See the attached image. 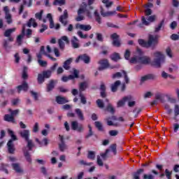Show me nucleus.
<instances>
[{
    "instance_id": "nucleus-43",
    "label": "nucleus",
    "mask_w": 179,
    "mask_h": 179,
    "mask_svg": "<svg viewBox=\"0 0 179 179\" xmlns=\"http://www.w3.org/2000/svg\"><path fill=\"white\" fill-rule=\"evenodd\" d=\"M66 1L65 0H55L53 2V5L57 6L59 5V6H62V5H65Z\"/></svg>"
},
{
    "instance_id": "nucleus-62",
    "label": "nucleus",
    "mask_w": 179,
    "mask_h": 179,
    "mask_svg": "<svg viewBox=\"0 0 179 179\" xmlns=\"http://www.w3.org/2000/svg\"><path fill=\"white\" fill-rule=\"evenodd\" d=\"M96 40H98V41H103V34L100 33H96Z\"/></svg>"
},
{
    "instance_id": "nucleus-10",
    "label": "nucleus",
    "mask_w": 179,
    "mask_h": 179,
    "mask_svg": "<svg viewBox=\"0 0 179 179\" xmlns=\"http://www.w3.org/2000/svg\"><path fill=\"white\" fill-rule=\"evenodd\" d=\"M100 66L99 67V71H104V69H107L110 64H108V60L107 59H102L99 62Z\"/></svg>"
},
{
    "instance_id": "nucleus-36",
    "label": "nucleus",
    "mask_w": 179,
    "mask_h": 179,
    "mask_svg": "<svg viewBox=\"0 0 179 179\" xmlns=\"http://www.w3.org/2000/svg\"><path fill=\"white\" fill-rule=\"evenodd\" d=\"M87 159L94 160L96 159V152L94 151H88Z\"/></svg>"
},
{
    "instance_id": "nucleus-34",
    "label": "nucleus",
    "mask_w": 179,
    "mask_h": 179,
    "mask_svg": "<svg viewBox=\"0 0 179 179\" xmlns=\"http://www.w3.org/2000/svg\"><path fill=\"white\" fill-rule=\"evenodd\" d=\"M15 31H16V28L7 29L4 32V36H5V37H10V34H12Z\"/></svg>"
},
{
    "instance_id": "nucleus-60",
    "label": "nucleus",
    "mask_w": 179,
    "mask_h": 179,
    "mask_svg": "<svg viewBox=\"0 0 179 179\" xmlns=\"http://www.w3.org/2000/svg\"><path fill=\"white\" fill-rule=\"evenodd\" d=\"M9 111L10 112V115L13 117H15V115H17V114H19V113H20L19 109H16L15 110H12L11 109H9Z\"/></svg>"
},
{
    "instance_id": "nucleus-55",
    "label": "nucleus",
    "mask_w": 179,
    "mask_h": 179,
    "mask_svg": "<svg viewBox=\"0 0 179 179\" xmlns=\"http://www.w3.org/2000/svg\"><path fill=\"white\" fill-rule=\"evenodd\" d=\"M96 163L100 167H103V166H104V163H103V160H101L100 155L97 156Z\"/></svg>"
},
{
    "instance_id": "nucleus-3",
    "label": "nucleus",
    "mask_w": 179,
    "mask_h": 179,
    "mask_svg": "<svg viewBox=\"0 0 179 179\" xmlns=\"http://www.w3.org/2000/svg\"><path fill=\"white\" fill-rule=\"evenodd\" d=\"M83 13H86L88 17L92 18V13L86 9V5H85V7H80L78 9V16L76 18V22H82V20H85V16L83 15Z\"/></svg>"
},
{
    "instance_id": "nucleus-56",
    "label": "nucleus",
    "mask_w": 179,
    "mask_h": 179,
    "mask_svg": "<svg viewBox=\"0 0 179 179\" xmlns=\"http://www.w3.org/2000/svg\"><path fill=\"white\" fill-rule=\"evenodd\" d=\"M178 69V66L175 64H171L169 68V72H173V71H177Z\"/></svg>"
},
{
    "instance_id": "nucleus-54",
    "label": "nucleus",
    "mask_w": 179,
    "mask_h": 179,
    "mask_svg": "<svg viewBox=\"0 0 179 179\" xmlns=\"http://www.w3.org/2000/svg\"><path fill=\"white\" fill-rule=\"evenodd\" d=\"M38 64H39V65L43 68H45V66H47L48 65V63L46 61L41 60V59H38Z\"/></svg>"
},
{
    "instance_id": "nucleus-46",
    "label": "nucleus",
    "mask_w": 179,
    "mask_h": 179,
    "mask_svg": "<svg viewBox=\"0 0 179 179\" xmlns=\"http://www.w3.org/2000/svg\"><path fill=\"white\" fill-rule=\"evenodd\" d=\"M43 13H44L43 10H41L39 13H36L35 14L36 19H38V20H43Z\"/></svg>"
},
{
    "instance_id": "nucleus-59",
    "label": "nucleus",
    "mask_w": 179,
    "mask_h": 179,
    "mask_svg": "<svg viewBox=\"0 0 179 179\" xmlns=\"http://www.w3.org/2000/svg\"><path fill=\"white\" fill-rule=\"evenodd\" d=\"M166 55L169 57V58H171L173 57V52L171 51V48H167L166 50Z\"/></svg>"
},
{
    "instance_id": "nucleus-52",
    "label": "nucleus",
    "mask_w": 179,
    "mask_h": 179,
    "mask_svg": "<svg viewBox=\"0 0 179 179\" xmlns=\"http://www.w3.org/2000/svg\"><path fill=\"white\" fill-rule=\"evenodd\" d=\"M96 104L99 108H104V102H103V100L101 99L96 100Z\"/></svg>"
},
{
    "instance_id": "nucleus-14",
    "label": "nucleus",
    "mask_w": 179,
    "mask_h": 179,
    "mask_svg": "<svg viewBox=\"0 0 179 179\" xmlns=\"http://www.w3.org/2000/svg\"><path fill=\"white\" fill-rule=\"evenodd\" d=\"M59 139L61 141V143L59 144V148L60 149L61 152H65V150H66V149H68V145H66V144H65V141H64V136L59 135Z\"/></svg>"
},
{
    "instance_id": "nucleus-53",
    "label": "nucleus",
    "mask_w": 179,
    "mask_h": 179,
    "mask_svg": "<svg viewBox=\"0 0 179 179\" xmlns=\"http://www.w3.org/2000/svg\"><path fill=\"white\" fill-rule=\"evenodd\" d=\"M29 76L27 75V67L24 66L22 72V79H27Z\"/></svg>"
},
{
    "instance_id": "nucleus-28",
    "label": "nucleus",
    "mask_w": 179,
    "mask_h": 179,
    "mask_svg": "<svg viewBox=\"0 0 179 179\" xmlns=\"http://www.w3.org/2000/svg\"><path fill=\"white\" fill-rule=\"evenodd\" d=\"M100 90L101 96L104 99L107 96V94H106V85H104L103 83L101 84Z\"/></svg>"
},
{
    "instance_id": "nucleus-13",
    "label": "nucleus",
    "mask_w": 179,
    "mask_h": 179,
    "mask_svg": "<svg viewBox=\"0 0 179 179\" xmlns=\"http://www.w3.org/2000/svg\"><path fill=\"white\" fill-rule=\"evenodd\" d=\"M58 83V81L55 80H51L47 85L46 92H50L54 90V87H55V85Z\"/></svg>"
},
{
    "instance_id": "nucleus-24",
    "label": "nucleus",
    "mask_w": 179,
    "mask_h": 179,
    "mask_svg": "<svg viewBox=\"0 0 179 179\" xmlns=\"http://www.w3.org/2000/svg\"><path fill=\"white\" fill-rule=\"evenodd\" d=\"M4 121H6L7 122H12V124H16L15 118L9 114L4 115Z\"/></svg>"
},
{
    "instance_id": "nucleus-35",
    "label": "nucleus",
    "mask_w": 179,
    "mask_h": 179,
    "mask_svg": "<svg viewBox=\"0 0 179 179\" xmlns=\"http://www.w3.org/2000/svg\"><path fill=\"white\" fill-rule=\"evenodd\" d=\"M143 169H138L136 173H134L133 177L134 179H139L141 174L143 173Z\"/></svg>"
},
{
    "instance_id": "nucleus-17",
    "label": "nucleus",
    "mask_w": 179,
    "mask_h": 179,
    "mask_svg": "<svg viewBox=\"0 0 179 179\" xmlns=\"http://www.w3.org/2000/svg\"><path fill=\"white\" fill-rule=\"evenodd\" d=\"M19 134L20 136L22 137L23 139H24V141H28V139H29L30 131L27 129H24L20 131Z\"/></svg>"
},
{
    "instance_id": "nucleus-21",
    "label": "nucleus",
    "mask_w": 179,
    "mask_h": 179,
    "mask_svg": "<svg viewBox=\"0 0 179 179\" xmlns=\"http://www.w3.org/2000/svg\"><path fill=\"white\" fill-rule=\"evenodd\" d=\"M101 16H103V17H108V16H113V15H117V12L116 11L104 12V10L101 8Z\"/></svg>"
},
{
    "instance_id": "nucleus-33",
    "label": "nucleus",
    "mask_w": 179,
    "mask_h": 179,
    "mask_svg": "<svg viewBox=\"0 0 179 179\" xmlns=\"http://www.w3.org/2000/svg\"><path fill=\"white\" fill-rule=\"evenodd\" d=\"M94 16L97 23H99V24H101V17H100V14H99V11H97V10L94 11Z\"/></svg>"
},
{
    "instance_id": "nucleus-20",
    "label": "nucleus",
    "mask_w": 179,
    "mask_h": 179,
    "mask_svg": "<svg viewBox=\"0 0 179 179\" xmlns=\"http://www.w3.org/2000/svg\"><path fill=\"white\" fill-rule=\"evenodd\" d=\"M75 113L80 121H85V115H83V112H82V110H80V108L75 109Z\"/></svg>"
},
{
    "instance_id": "nucleus-2",
    "label": "nucleus",
    "mask_w": 179,
    "mask_h": 179,
    "mask_svg": "<svg viewBox=\"0 0 179 179\" xmlns=\"http://www.w3.org/2000/svg\"><path fill=\"white\" fill-rule=\"evenodd\" d=\"M154 59L151 62V65L155 68H161L162 64H164L166 57L162 52H155L153 53Z\"/></svg>"
},
{
    "instance_id": "nucleus-11",
    "label": "nucleus",
    "mask_w": 179,
    "mask_h": 179,
    "mask_svg": "<svg viewBox=\"0 0 179 179\" xmlns=\"http://www.w3.org/2000/svg\"><path fill=\"white\" fill-rule=\"evenodd\" d=\"M17 93H20L22 90H23V92H27V90H29V84H27L26 81H24L22 85L17 87Z\"/></svg>"
},
{
    "instance_id": "nucleus-61",
    "label": "nucleus",
    "mask_w": 179,
    "mask_h": 179,
    "mask_svg": "<svg viewBox=\"0 0 179 179\" xmlns=\"http://www.w3.org/2000/svg\"><path fill=\"white\" fill-rule=\"evenodd\" d=\"M143 179H155V176L152 174H144L143 176Z\"/></svg>"
},
{
    "instance_id": "nucleus-18",
    "label": "nucleus",
    "mask_w": 179,
    "mask_h": 179,
    "mask_svg": "<svg viewBox=\"0 0 179 179\" xmlns=\"http://www.w3.org/2000/svg\"><path fill=\"white\" fill-rule=\"evenodd\" d=\"M156 79V76L155 74H148L141 77V82H146V80H155Z\"/></svg>"
},
{
    "instance_id": "nucleus-29",
    "label": "nucleus",
    "mask_w": 179,
    "mask_h": 179,
    "mask_svg": "<svg viewBox=\"0 0 179 179\" xmlns=\"http://www.w3.org/2000/svg\"><path fill=\"white\" fill-rule=\"evenodd\" d=\"M27 27H31L33 26V27H37V22H36V20H34V18H31L27 24Z\"/></svg>"
},
{
    "instance_id": "nucleus-8",
    "label": "nucleus",
    "mask_w": 179,
    "mask_h": 179,
    "mask_svg": "<svg viewBox=\"0 0 179 179\" xmlns=\"http://www.w3.org/2000/svg\"><path fill=\"white\" fill-rule=\"evenodd\" d=\"M64 41H65L66 44H69V38H68V36H63L60 39H59L58 43L61 50H64V48H65V43H64Z\"/></svg>"
},
{
    "instance_id": "nucleus-12",
    "label": "nucleus",
    "mask_w": 179,
    "mask_h": 179,
    "mask_svg": "<svg viewBox=\"0 0 179 179\" xmlns=\"http://www.w3.org/2000/svg\"><path fill=\"white\" fill-rule=\"evenodd\" d=\"M3 11L6 13L5 19L7 20L8 24H10V23H12V15L9 13V8L8 6L3 8Z\"/></svg>"
},
{
    "instance_id": "nucleus-30",
    "label": "nucleus",
    "mask_w": 179,
    "mask_h": 179,
    "mask_svg": "<svg viewBox=\"0 0 179 179\" xmlns=\"http://www.w3.org/2000/svg\"><path fill=\"white\" fill-rule=\"evenodd\" d=\"M8 135L11 138V139H10L9 141H11L12 143H13V141H17V137L16 136V135H15V132H13V131L8 129Z\"/></svg>"
},
{
    "instance_id": "nucleus-48",
    "label": "nucleus",
    "mask_w": 179,
    "mask_h": 179,
    "mask_svg": "<svg viewBox=\"0 0 179 179\" xmlns=\"http://www.w3.org/2000/svg\"><path fill=\"white\" fill-rule=\"evenodd\" d=\"M109 149L115 155H117V144L110 145Z\"/></svg>"
},
{
    "instance_id": "nucleus-6",
    "label": "nucleus",
    "mask_w": 179,
    "mask_h": 179,
    "mask_svg": "<svg viewBox=\"0 0 179 179\" xmlns=\"http://www.w3.org/2000/svg\"><path fill=\"white\" fill-rule=\"evenodd\" d=\"M68 10H64V14L61 15L59 18V22L63 24V26L66 27L68 24Z\"/></svg>"
},
{
    "instance_id": "nucleus-26",
    "label": "nucleus",
    "mask_w": 179,
    "mask_h": 179,
    "mask_svg": "<svg viewBox=\"0 0 179 179\" xmlns=\"http://www.w3.org/2000/svg\"><path fill=\"white\" fill-rule=\"evenodd\" d=\"M120 85H121V81H120V80H117L113 84H112L110 86L111 92H113V93H115V92H117V90L118 89V86H120Z\"/></svg>"
},
{
    "instance_id": "nucleus-41",
    "label": "nucleus",
    "mask_w": 179,
    "mask_h": 179,
    "mask_svg": "<svg viewBox=\"0 0 179 179\" xmlns=\"http://www.w3.org/2000/svg\"><path fill=\"white\" fill-rule=\"evenodd\" d=\"M52 72L49 70L43 71V76L45 79H49V78H51Z\"/></svg>"
},
{
    "instance_id": "nucleus-39",
    "label": "nucleus",
    "mask_w": 179,
    "mask_h": 179,
    "mask_svg": "<svg viewBox=\"0 0 179 179\" xmlns=\"http://www.w3.org/2000/svg\"><path fill=\"white\" fill-rule=\"evenodd\" d=\"M138 44L141 45L142 47H145V48H149V45L148 43V41H145L143 39H138Z\"/></svg>"
},
{
    "instance_id": "nucleus-5",
    "label": "nucleus",
    "mask_w": 179,
    "mask_h": 179,
    "mask_svg": "<svg viewBox=\"0 0 179 179\" xmlns=\"http://www.w3.org/2000/svg\"><path fill=\"white\" fill-rule=\"evenodd\" d=\"M24 36H26V26L23 25L22 34L18 35L16 39V43L18 45H22Z\"/></svg>"
},
{
    "instance_id": "nucleus-40",
    "label": "nucleus",
    "mask_w": 179,
    "mask_h": 179,
    "mask_svg": "<svg viewBox=\"0 0 179 179\" xmlns=\"http://www.w3.org/2000/svg\"><path fill=\"white\" fill-rule=\"evenodd\" d=\"M45 79V78L44 77L43 74L39 73L38 75V83H39V85H41V83H44Z\"/></svg>"
},
{
    "instance_id": "nucleus-58",
    "label": "nucleus",
    "mask_w": 179,
    "mask_h": 179,
    "mask_svg": "<svg viewBox=\"0 0 179 179\" xmlns=\"http://www.w3.org/2000/svg\"><path fill=\"white\" fill-rule=\"evenodd\" d=\"M58 67V63H55L48 71H50L52 73V72H55L57 68Z\"/></svg>"
},
{
    "instance_id": "nucleus-51",
    "label": "nucleus",
    "mask_w": 179,
    "mask_h": 179,
    "mask_svg": "<svg viewBox=\"0 0 179 179\" xmlns=\"http://www.w3.org/2000/svg\"><path fill=\"white\" fill-rule=\"evenodd\" d=\"M26 142H27V147L29 148V150H31L33 149V141L30 140V138H28V140H25Z\"/></svg>"
},
{
    "instance_id": "nucleus-31",
    "label": "nucleus",
    "mask_w": 179,
    "mask_h": 179,
    "mask_svg": "<svg viewBox=\"0 0 179 179\" xmlns=\"http://www.w3.org/2000/svg\"><path fill=\"white\" fill-rule=\"evenodd\" d=\"M12 166L16 173H23V170H22L19 164H12Z\"/></svg>"
},
{
    "instance_id": "nucleus-32",
    "label": "nucleus",
    "mask_w": 179,
    "mask_h": 179,
    "mask_svg": "<svg viewBox=\"0 0 179 179\" xmlns=\"http://www.w3.org/2000/svg\"><path fill=\"white\" fill-rule=\"evenodd\" d=\"M46 17L48 19H49V22H50V29H54V20H52V15H51V13H48L47 14Z\"/></svg>"
},
{
    "instance_id": "nucleus-9",
    "label": "nucleus",
    "mask_w": 179,
    "mask_h": 179,
    "mask_svg": "<svg viewBox=\"0 0 179 179\" xmlns=\"http://www.w3.org/2000/svg\"><path fill=\"white\" fill-rule=\"evenodd\" d=\"M79 61H83V62H85V64H90V57L86 54L81 55L78 56V58L76 59V62L78 64Z\"/></svg>"
},
{
    "instance_id": "nucleus-1",
    "label": "nucleus",
    "mask_w": 179,
    "mask_h": 179,
    "mask_svg": "<svg viewBox=\"0 0 179 179\" xmlns=\"http://www.w3.org/2000/svg\"><path fill=\"white\" fill-rule=\"evenodd\" d=\"M130 64H143V65H149L152 62L150 57L143 55L142 50L137 48L134 52V57L129 60Z\"/></svg>"
},
{
    "instance_id": "nucleus-27",
    "label": "nucleus",
    "mask_w": 179,
    "mask_h": 179,
    "mask_svg": "<svg viewBox=\"0 0 179 179\" xmlns=\"http://www.w3.org/2000/svg\"><path fill=\"white\" fill-rule=\"evenodd\" d=\"M141 22H142V23H140L138 25V27H141V28L143 27V24H144V26H149V24H150V22L149 21L146 20V18L145 17H141Z\"/></svg>"
},
{
    "instance_id": "nucleus-50",
    "label": "nucleus",
    "mask_w": 179,
    "mask_h": 179,
    "mask_svg": "<svg viewBox=\"0 0 179 179\" xmlns=\"http://www.w3.org/2000/svg\"><path fill=\"white\" fill-rule=\"evenodd\" d=\"M79 96L80 97V101H81L82 104H86L87 100H86V97L85 96V95H83V94L82 92H80Z\"/></svg>"
},
{
    "instance_id": "nucleus-38",
    "label": "nucleus",
    "mask_w": 179,
    "mask_h": 179,
    "mask_svg": "<svg viewBox=\"0 0 179 179\" xmlns=\"http://www.w3.org/2000/svg\"><path fill=\"white\" fill-rule=\"evenodd\" d=\"M23 152L26 160L28 161L29 163H31V157L30 156V153H29L27 151H25L24 150H23Z\"/></svg>"
},
{
    "instance_id": "nucleus-37",
    "label": "nucleus",
    "mask_w": 179,
    "mask_h": 179,
    "mask_svg": "<svg viewBox=\"0 0 179 179\" xmlns=\"http://www.w3.org/2000/svg\"><path fill=\"white\" fill-rule=\"evenodd\" d=\"M86 87H87V83H81L79 86L80 93H82V92H85V90H86Z\"/></svg>"
},
{
    "instance_id": "nucleus-64",
    "label": "nucleus",
    "mask_w": 179,
    "mask_h": 179,
    "mask_svg": "<svg viewBox=\"0 0 179 179\" xmlns=\"http://www.w3.org/2000/svg\"><path fill=\"white\" fill-rule=\"evenodd\" d=\"M33 132L35 134L38 132V122H36L33 127Z\"/></svg>"
},
{
    "instance_id": "nucleus-15",
    "label": "nucleus",
    "mask_w": 179,
    "mask_h": 179,
    "mask_svg": "<svg viewBox=\"0 0 179 179\" xmlns=\"http://www.w3.org/2000/svg\"><path fill=\"white\" fill-rule=\"evenodd\" d=\"M131 100H132V96H124L122 99L120 100L117 102V106L119 108L122 107L125 105V101H131Z\"/></svg>"
},
{
    "instance_id": "nucleus-44",
    "label": "nucleus",
    "mask_w": 179,
    "mask_h": 179,
    "mask_svg": "<svg viewBox=\"0 0 179 179\" xmlns=\"http://www.w3.org/2000/svg\"><path fill=\"white\" fill-rule=\"evenodd\" d=\"M7 167H8V164H1L0 170L1 171H4V173H6V174H9V171H8V169H6Z\"/></svg>"
},
{
    "instance_id": "nucleus-22",
    "label": "nucleus",
    "mask_w": 179,
    "mask_h": 179,
    "mask_svg": "<svg viewBox=\"0 0 179 179\" xmlns=\"http://www.w3.org/2000/svg\"><path fill=\"white\" fill-rule=\"evenodd\" d=\"M56 101L58 104H65L66 103H69V101L65 97L58 96L56 97Z\"/></svg>"
},
{
    "instance_id": "nucleus-16",
    "label": "nucleus",
    "mask_w": 179,
    "mask_h": 179,
    "mask_svg": "<svg viewBox=\"0 0 179 179\" xmlns=\"http://www.w3.org/2000/svg\"><path fill=\"white\" fill-rule=\"evenodd\" d=\"M76 29H80V30H84V31H89V30H92V26L90 24L85 25L82 24H76Z\"/></svg>"
},
{
    "instance_id": "nucleus-42",
    "label": "nucleus",
    "mask_w": 179,
    "mask_h": 179,
    "mask_svg": "<svg viewBox=\"0 0 179 179\" xmlns=\"http://www.w3.org/2000/svg\"><path fill=\"white\" fill-rule=\"evenodd\" d=\"M163 24H164V20H162L160 23L158 24L157 27H155V33H157L162 30V27H163Z\"/></svg>"
},
{
    "instance_id": "nucleus-25",
    "label": "nucleus",
    "mask_w": 179,
    "mask_h": 179,
    "mask_svg": "<svg viewBox=\"0 0 179 179\" xmlns=\"http://www.w3.org/2000/svg\"><path fill=\"white\" fill-rule=\"evenodd\" d=\"M72 61H73V58H69V59L66 60L64 63L63 68L66 69V71H69V69H71V64H72Z\"/></svg>"
},
{
    "instance_id": "nucleus-47",
    "label": "nucleus",
    "mask_w": 179,
    "mask_h": 179,
    "mask_svg": "<svg viewBox=\"0 0 179 179\" xmlns=\"http://www.w3.org/2000/svg\"><path fill=\"white\" fill-rule=\"evenodd\" d=\"M110 58H111L112 61L117 62V61H118V59H120V54H118V53H113L110 56Z\"/></svg>"
},
{
    "instance_id": "nucleus-57",
    "label": "nucleus",
    "mask_w": 179,
    "mask_h": 179,
    "mask_svg": "<svg viewBox=\"0 0 179 179\" xmlns=\"http://www.w3.org/2000/svg\"><path fill=\"white\" fill-rule=\"evenodd\" d=\"M95 127L99 129V131H103V124L100 122H95Z\"/></svg>"
},
{
    "instance_id": "nucleus-7",
    "label": "nucleus",
    "mask_w": 179,
    "mask_h": 179,
    "mask_svg": "<svg viewBox=\"0 0 179 179\" xmlns=\"http://www.w3.org/2000/svg\"><path fill=\"white\" fill-rule=\"evenodd\" d=\"M110 38L113 40V44L115 47H120L121 45V42L120 41V36L117 33H114L110 35Z\"/></svg>"
},
{
    "instance_id": "nucleus-63",
    "label": "nucleus",
    "mask_w": 179,
    "mask_h": 179,
    "mask_svg": "<svg viewBox=\"0 0 179 179\" xmlns=\"http://www.w3.org/2000/svg\"><path fill=\"white\" fill-rule=\"evenodd\" d=\"M174 114H175V117H177L178 115H179V106L178 105H175Z\"/></svg>"
},
{
    "instance_id": "nucleus-49",
    "label": "nucleus",
    "mask_w": 179,
    "mask_h": 179,
    "mask_svg": "<svg viewBox=\"0 0 179 179\" xmlns=\"http://www.w3.org/2000/svg\"><path fill=\"white\" fill-rule=\"evenodd\" d=\"M78 127H79V123H78V122L73 121L71 122V129L73 131H76V129H78Z\"/></svg>"
},
{
    "instance_id": "nucleus-19",
    "label": "nucleus",
    "mask_w": 179,
    "mask_h": 179,
    "mask_svg": "<svg viewBox=\"0 0 179 179\" xmlns=\"http://www.w3.org/2000/svg\"><path fill=\"white\" fill-rule=\"evenodd\" d=\"M7 148L8 153H10L11 155H13V153H15V150H16V149L15 148V145L13 144V143H12V140L8 141V142L7 143Z\"/></svg>"
},
{
    "instance_id": "nucleus-23",
    "label": "nucleus",
    "mask_w": 179,
    "mask_h": 179,
    "mask_svg": "<svg viewBox=\"0 0 179 179\" xmlns=\"http://www.w3.org/2000/svg\"><path fill=\"white\" fill-rule=\"evenodd\" d=\"M71 45L74 48H79V47H80L79 45V39H78L76 36L73 37V39L71 40Z\"/></svg>"
},
{
    "instance_id": "nucleus-4",
    "label": "nucleus",
    "mask_w": 179,
    "mask_h": 179,
    "mask_svg": "<svg viewBox=\"0 0 179 179\" xmlns=\"http://www.w3.org/2000/svg\"><path fill=\"white\" fill-rule=\"evenodd\" d=\"M148 44V48L150 47H155V45H157V44H159V36L149 35Z\"/></svg>"
},
{
    "instance_id": "nucleus-45",
    "label": "nucleus",
    "mask_w": 179,
    "mask_h": 179,
    "mask_svg": "<svg viewBox=\"0 0 179 179\" xmlns=\"http://www.w3.org/2000/svg\"><path fill=\"white\" fill-rule=\"evenodd\" d=\"M106 110L109 113H111V114H114L115 113V110H114V108L113 107V105L111 103H108V106L106 107Z\"/></svg>"
}]
</instances>
